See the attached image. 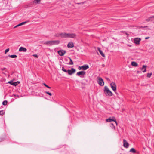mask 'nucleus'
Returning a JSON list of instances; mask_svg holds the SVG:
<instances>
[{
    "label": "nucleus",
    "mask_w": 154,
    "mask_h": 154,
    "mask_svg": "<svg viewBox=\"0 0 154 154\" xmlns=\"http://www.w3.org/2000/svg\"><path fill=\"white\" fill-rule=\"evenodd\" d=\"M8 102L7 100H5L2 102V104L3 105H6L7 104Z\"/></svg>",
    "instance_id": "b1692460"
},
{
    "label": "nucleus",
    "mask_w": 154,
    "mask_h": 154,
    "mask_svg": "<svg viewBox=\"0 0 154 154\" xmlns=\"http://www.w3.org/2000/svg\"><path fill=\"white\" fill-rule=\"evenodd\" d=\"M152 75V73H148L147 75V77L148 78H150Z\"/></svg>",
    "instance_id": "cd10ccee"
},
{
    "label": "nucleus",
    "mask_w": 154,
    "mask_h": 154,
    "mask_svg": "<svg viewBox=\"0 0 154 154\" xmlns=\"http://www.w3.org/2000/svg\"><path fill=\"white\" fill-rule=\"evenodd\" d=\"M149 38V37H146L145 39H148Z\"/></svg>",
    "instance_id": "e433bc0d"
},
{
    "label": "nucleus",
    "mask_w": 154,
    "mask_h": 154,
    "mask_svg": "<svg viewBox=\"0 0 154 154\" xmlns=\"http://www.w3.org/2000/svg\"><path fill=\"white\" fill-rule=\"evenodd\" d=\"M8 56L12 58H16L17 57V56L16 55H9Z\"/></svg>",
    "instance_id": "aec40b11"
},
{
    "label": "nucleus",
    "mask_w": 154,
    "mask_h": 154,
    "mask_svg": "<svg viewBox=\"0 0 154 154\" xmlns=\"http://www.w3.org/2000/svg\"><path fill=\"white\" fill-rule=\"evenodd\" d=\"M6 69V68H1V70H5V69Z\"/></svg>",
    "instance_id": "c9c22d12"
},
{
    "label": "nucleus",
    "mask_w": 154,
    "mask_h": 154,
    "mask_svg": "<svg viewBox=\"0 0 154 154\" xmlns=\"http://www.w3.org/2000/svg\"><path fill=\"white\" fill-rule=\"evenodd\" d=\"M13 81L12 80H11L10 81H9L8 82V83H9L11 85H12V83H13Z\"/></svg>",
    "instance_id": "72a5a7b5"
},
{
    "label": "nucleus",
    "mask_w": 154,
    "mask_h": 154,
    "mask_svg": "<svg viewBox=\"0 0 154 154\" xmlns=\"http://www.w3.org/2000/svg\"><path fill=\"white\" fill-rule=\"evenodd\" d=\"M123 141L124 146L126 148H128L129 146V144L125 139H124Z\"/></svg>",
    "instance_id": "ddd939ff"
},
{
    "label": "nucleus",
    "mask_w": 154,
    "mask_h": 154,
    "mask_svg": "<svg viewBox=\"0 0 154 154\" xmlns=\"http://www.w3.org/2000/svg\"><path fill=\"white\" fill-rule=\"evenodd\" d=\"M66 53V51L63 50H60L58 51L59 54L60 56H63Z\"/></svg>",
    "instance_id": "f8f14e48"
},
{
    "label": "nucleus",
    "mask_w": 154,
    "mask_h": 154,
    "mask_svg": "<svg viewBox=\"0 0 154 154\" xmlns=\"http://www.w3.org/2000/svg\"><path fill=\"white\" fill-rule=\"evenodd\" d=\"M19 51H23L24 52H26L27 49L25 48L21 47L19 48Z\"/></svg>",
    "instance_id": "2eb2a0df"
},
{
    "label": "nucleus",
    "mask_w": 154,
    "mask_h": 154,
    "mask_svg": "<svg viewBox=\"0 0 154 154\" xmlns=\"http://www.w3.org/2000/svg\"><path fill=\"white\" fill-rule=\"evenodd\" d=\"M60 42L59 40L47 41L44 43V44L51 46L53 45H58Z\"/></svg>",
    "instance_id": "f257e3e1"
},
{
    "label": "nucleus",
    "mask_w": 154,
    "mask_h": 154,
    "mask_svg": "<svg viewBox=\"0 0 154 154\" xmlns=\"http://www.w3.org/2000/svg\"><path fill=\"white\" fill-rule=\"evenodd\" d=\"M110 86L112 90L115 91L116 90V86L115 83L112 82L110 84Z\"/></svg>",
    "instance_id": "0eeeda50"
},
{
    "label": "nucleus",
    "mask_w": 154,
    "mask_h": 154,
    "mask_svg": "<svg viewBox=\"0 0 154 154\" xmlns=\"http://www.w3.org/2000/svg\"><path fill=\"white\" fill-rule=\"evenodd\" d=\"M152 17V18H154V16H152V17Z\"/></svg>",
    "instance_id": "ea45409f"
},
{
    "label": "nucleus",
    "mask_w": 154,
    "mask_h": 154,
    "mask_svg": "<svg viewBox=\"0 0 154 154\" xmlns=\"http://www.w3.org/2000/svg\"><path fill=\"white\" fill-rule=\"evenodd\" d=\"M69 59L70 60V62L69 63V64L72 65L73 64V63L70 57H69Z\"/></svg>",
    "instance_id": "4be33fe9"
},
{
    "label": "nucleus",
    "mask_w": 154,
    "mask_h": 154,
    "mask_svg": "<svg viewBox=\"0 0 154 154\" xmlns=\"http://www.w3.org/2000/svg\"><path fill=\"white\" fill-rule=\"evenodd\" d=\"M130 152H132L133 153L136 152V150L134 148H132L130 150Z\"/></svg>",
    "instance_id": "412c9836"
},
{
    "label": "nucleus",
    "mask_w": 154,
    "mask_h": 154,
    "mask_svg": "<svg viewBox=\"0 0 154 154\" xmlns=\"http://www.w3.org/2000/svg\"><path fill=\"white\" fill-rule=\"evenodd\" d=\"M41 0H35L34 2L36 3H38Z\"/></svg>",
    "instance_id": "c756f323"
},
{
    "label": "nucleus",
    "mask_w": 154,
    "mask_h": 154,
    "mask_svg": "<svg viewBox=\"0 0 154 154\" xmlns=\"http://www.w3.org/2000/svg\"><path fill=\"white\" fill-rule=\"evenodd\" d=\"M9 48H8L5 50V54H6L7 52H8L9 51Z\"/></svg>",
    "instance_id": "473e14b6"
},
{
    "label": "nucleus",
    "mask_w": 154,
    "mask_h": 154,
    "mask_svg": "<svg viewBox=\"0 0 154 154\" xmlns=\"http://www.w3.org/2000/svg\"><path fill=\"white\" fill-rule=\"evenodd\" d=\"M104 92L106 96H111L112 95V93L109 89L107 86H105L104 88Z\"/></svg>",
    "instance_id": "f03ea898"
},
{
    "label": "nucleus",
    "mask_w": 154,
    "mask_h": 154,
    "mask_svg": "<svg viewBox=\"0 0 154 154\" xmlns=\"http://www.w3.org/2000/svg\"><path fill=\"white\" fill-rule=\"evenodd\" d=\"M19 83L20 82H18V81L17 82H13L12 84V85H13L14 86H16L18 84V83Z\"/></svg>",
    "instance_id": "5701e85b"
},
{
    "label": "nucleus",
    "mask_w": 154,
    "mask_h": 154,
    "mask_svg": "<svg viewBox=\"0 0 154 154\" xmlns=\"http://www.w3.org/2000/svg\"><path fill=\"white\" fill-rule=\"evenodd\" d=\"M111 127L114 130H115L116 129V128L115 127L113 124L112 123L111 124Z\"/></svg>",
    "instance_id": "a878e982"
},
{
    "label": "nucleus",
    "mask_w": 154,
    "mask_h": 154,
    "mask_svg": "<svg viewBox=\"0 0 154 154\" xmlns=\"http://www.w3.org/2000/svg\"><path fill=\"white\" fill-rule=\"evenodd\" d=\"M62 70L63 71H64V72H67V70H66L65 69L64 67H62Z\"/></svg>",
    "instance_id": "2f4dec72"
},
{
    "label": "nucleus",
    "mask_w": 154,
    "mask_h": 154,
    "mask_svg": "<svg viewBox=\"0 0 154 154\" xmlns=\"http://www.w3.org/2000/svg\"><path fill=\"white\" fill-rule=\"evenodd\" d=\"M33 56L36 58H38V55L36 54H34L33 55Z\"/></svg>",
    "instance_id": "f704fd0d"
},
{
    "label": "nucleus",
    "mask_w": 154,
    "mask_h": 154,
    "mask_svg": "<svg viewBox=\"0 0 154 154\" xmlns=\"http://www.w3.org/2000/svg\"><path fill=\"white\" fill-rule=\"evenodd\" d=\"M141 39L139 38H135L134 40V42L137 45H139Z\"/></svg>",
    "instance_id": "9d476101"
},
{
    "label": "nucleus",
    "mask_w": 154,
    "mask_h": 154,
    "mask_svg": "<svg viewBox=\"0 0 154 154\" xmlns=\"http://www.w3.org/2000/svg\"><path fill=\"white\" fill-rule=\"evenodd\" d=\"M76 35L75 33H67V38H75Z\"/></svg>",
    "instance_id": "6e6552de"
},
{
    "label": "nucleus",
    "mask_w": 154,
    "mask_h": 154,
    "mask_svg": "<svg viewBox=\"0 0 154 154\" xmlns=\"http://www.w3.org/2000/svg\"><path fill=\"white\" fill-rule=\"evenodd\" d=\"M89 68V66L87 64H85L81 66H79L78 69L79 70H85L88 69Z\"/></svg>",
    "instance_id": "39448f33"
},
{
    "label": "nucleus",
    "mask_w": 154,
    "mask_h": 154,
    "mask_svg": "<svg viewBox=\"0 0 154 154\" xmlns=\"http://www.w3.org/2000/svg\"><path fill=\"white\" fill-rule=\"evenodd\" d=\"M106 121L107 122H111V121H114L115 123H116V125H117V122L116 121L115 118L114 117L112 119L109 118V119H106Z\"/></svg>",
    "instance_id": "9b49d317"
},
{
    "label": "nucleus",
    "mask_w": 154,
    "mask_h": 154,
    "mask_svg": "<svg viewBox=\"0 0 154 154\" xmlns=\"http://www.w3.org/2000/svg\"><path fill=\"white\" fill-rule=\"evenodd\" d=\"M5 113V112L3 110L0 111V115H3Z\"/></svg>",
    "instance_id": "bb28decb"
},
{
    "label": "nucleus",
    "mask_w": 154,
    "mask_h": 154,
    "mask_svg": "<svg viewBox=\"0 0 154 154\" xmlns=\"http://www.w3.org/2000/svg\"><path fill=\"white\" fill-rule=\"evenodd\" d=\"M45 93L46 94H48L50 96H51L52 94L51 93H50L49 92H47V91H45Z\"/></svg>",
    "instance_id": "7c9ffc66"
},
{
    "label": "nucleus",
    "mask_w": 154,
    "mask_h": 154,
    "mask_svg": "<svg viewBox=\"0 0 154 154\" xmlns=\"http://www.w3.org/2000/svg\"><path fill=\"white\" fill-rule=\"evenodd\" d=\"M147 27L146 26H145V27Z\"/></svg>",
    "instance_id": "a19ab883"
},
{
    "label": "nucleus",
    "mask_w": 154,
    "mask_h": 154,
    "mask_svg": "<svg viewBox=\"0 0 154 154\" xmlns=\"http://www.w3.org/2000/svg\"><path fill=\"white\" fill-rule=\"evenodd\" d=\"M146 66L145 65H143L142 66V68L141 69V70H142L143 72H146Z\"/></svg>",
    "instance_id": "a211bd4d"
},
{
    "label": "nucleus",
    "mask_w": 154,
    "mask_h": 154,
    "mask_svg": "<svg viewBox=\"0 0 154 154\" xmlns=\"http://www.w3.org/2000/svg\"><path fill=\"white\" fill-rule=\"evenodd\" d=\"M131 65L132 66L136 67L137 66L138 64L135 62L133 61L131 62Z\"/></svg>",
    "instance_id": "6ab92c4d"
},
{
    "label": "nucleus",
    "mask_w": 154,
    "mask_h": 154,
    "mask_svg": "<svg viewBox=\"0 0 154 154\" xmlns=\"http://www.w3.org/2000/svg\"><path fill=\"white\" fill-rule=\"evenodd\" d=\"M97 82L101 86H103L104 85V82L103 79L100 77H97Z\"/></svg>",
    "instance_id": "7ed1b4c3"
},
{
    "label": "nucleus",
    "mask_w": 154,
    "mask_h": 154,
    "mask_svg": "<svg viewBox=\"0 0 154 154\" xmlns=\"http://www.w3.org/2000/svg\"><path fill=\"white\" fill-rule=\"evenodd\" d=\"M106 79L107 80H109V79L108 78H106Z\"/></svg>",
    "instance_id": "58836bf2"
},
{
    "label": "nucleus",
    "mask_w": 154,
    "mask_h": 154,
    "mask_svg": "<svg viewBox=\"0 0 154 154\" xmlns=\"http://www.w3.org/2000/svg\"><path fill=\"white\" fill-rule=\"evenodd\" d=\"M128 46H129V47H131V45H128Z\"/></svg>",
    "instance_id": "4c0bfd02"
},
{
    "label": "nucleus",
    "mask_w": 154,
    "mask_h": 154,
    "mask_svg": "<svg viewBox=\"0 0 154 154\" xmlns=\"http://www.w3.org/2000/svg\"><path fill=\"white\" fill-rule=\"evenodd\" d=\"M43 85L45 86L46 87L49 88V89H50L51 88V87H50L49 86H48L45 83H43Z\"/></svg>",
    "instance_id": "c85d7f7f"
},
{
    "label": "nucleus",
    "mask_w": 154,
    "mask_h": 154,
    "mask_svg": "<svg viewBox=\"0 0 154 154\" xmlns=\"http://www.w3.org/2000/svg\"><path fill=\"white\" fill-rule=\"evenodd\" d=\"M29 21H25L24 22H22L20 23V24H18L17 25V26H15L14 27V28H15L16 27H17L18 26H21L22 25H23V24H25L26 23H27Z\"/></svg>",
    "instance_id": "dca6fc26"
},
{
    "label": "nucleus",
    "mask_w": 154,
    "mask_h": 154,
    "mask_svg": "<svg viewBox=\"0 0 154 154\" xmlns=\"http://www.w3.org/2000/svg\"><path fill=\"white\" fill-rule=\"evenodd\" d=\"M67 33H61L59 34H56L55 36L59 37L60 36L61 38H67Z\"/></svg>",
    "instance_id": "20e7f679"
},
{
    "label": "nucleus",
    "mask_w": 154,
    "mask_h": 154,
    "mask_svg": "<svg viewBox=\"0 0 154 154\" xmlns=\"http://www.w3.org/2000/svg\"><path fill=\"white\" fill-rule=\"evenodd\" d=\"M74 46V45L73 43L72 42H69L67 45V47L69 48H72Z\"/></svg>",
    "instance_id": "4468645a"
},
{
    "label": "nucleus",
    "mask_w": 154,
    "mask_h": 154,
    "mask_svg": "<svg viewBox=\"0 0 154 154\" xmlns=\"http://www.w3.org/2000/svg\"><path fill=\"white\" fill-rule=\"evenodd\" d=\"M100 54L101 55L103 56V57H105V54H104V53H103L102 51L100 50V48H97Z\"/></svg>",
    "instance_id": "f3484780"
},
{
    "label": "nucleus",
    "mask_w": 154,
    "mask_h": 154,
    "mask_svg": "<svg viewBox=\"0 0 154 154\" xmlns=\"http://www.w3.org/2000/svg\"><path fill=\"white\" fill-rule=\"evenodd\" d=\"M86 72L84 71H81L78 72L76 75L79 76L80 77H83V76L85 74Z\"/></svg>",
    "instance_id": "423d86ee"
},
{
    "label": "nucleus",
    "mask_w": 154,
    "mask_h": 154,
    "mask_svg": "<svg viewBox=\"0 0 154 154\" xmlns=\"http://www.w3.org/2000/svg\"><path fill=\"white\" fill-rule=\"evenodd\" d=\"M152 18L151 17L148 18L146 20V21L147 22H149L150 21H152Z\"/></svg>",
    "instance_id": "393cba45"
},
{
    "label": "nucleus",
    "mask_w": 154,
    "mask_h": 154,
    "mask_svg": "<svg viewBox=\"0 0 154 154\" xmlns=\"http://www.w3.org/2000/svg\"><path fill=\"white\" fill-rule=\"evenodd\" d=\"M75 69L73 68H72L71 70H68L67 71V72L68 73L69 75H71L73 73H74L75 72Z\"/></svg>",
    "instance_id": "1a4fd4ad"
}]
</instances>
